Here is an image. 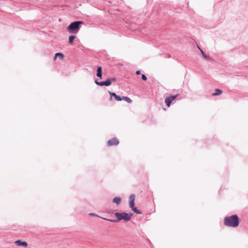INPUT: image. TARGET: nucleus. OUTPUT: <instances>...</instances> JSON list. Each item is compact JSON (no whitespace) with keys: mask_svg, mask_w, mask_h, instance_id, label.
I'll use <instances>...</instances> for the list:
<instances>
[{"mask_svg":"<svg viewBox=\"0 0 248 248\" xmlns=\"http://www.w3.org/2000/svg\"><path fill=\"white\" fill-rule=\"evenodd\" d=\"M135 198V196L134 194H132L129 196V206L134 212L137 214H141V212L139 211L134 207Z\"/></svg>","mask_w":248,"mask_h":248,"instance_id":"obj_5","label":"nucleus"},{"mask_svg":"<svg viewBox=\"0 0 248 248\" xmlns=\"http://www.w3.org/2000/svg\"><path fill=\"white\" fill-rule=\"evenodd\" d=\"M132 213H115V217L117 218L116 220H113V219H106L108 220H109L111 222H118L119 221L121 220H124L125 221H127L129 220L131 218V216H132Z\"/></svg>","mask_w":248,"mask_h":248,"instance_id":"obj_2","label":"nucleus"},{"mask_svg":"<svg viewBox=\"0 0 248 248\" xmlns=\"http://www.w3.org/2000/svg\"><path fill=\"white\" fill-rule=\"evenodd\" d=\"M76 37L73 35L70 36L69 37V44H72L73 42V40L75 39Z\"/></svg>","mask_w":248,"mask_h":248,"instance_id":"obj_14","label":"nucleus"},{"mask_svg":"<svg viewBox=\"0 0 248 248\" xmlns=\"http://www.w3.org/2000/svg\"><path fill=\"white\" fill-rule=\"evenodd\" d=\"M15 243L17 245V246H23L24 247H27L28 246V244L27 243H26V242H22L20 240H17L15 242Z\"/></svg>","mask_w":248,"mask_h":248,"instance_id":"obj_9","label":"nucleus"},{"mask_svg":"<svg viewBox=\"0 0 248 248\" xmlns=\"http://www.w3.org/2000/svg\"><path fill=\"white\" fill-rule=\"evenodd\" d=\"M178 95H172L170 97H168L166 98L165 100V102L166 105L169 107L171 103V102L175 99Z\"/></svg>","mask_w":248,"mask_h":248,"instance_id":"obj_6","label":"nucleus"},{"mask_svg":"<svg viewBox=\"0 0 248 248\" xmlns=\"http://www.w3.org/2000/svg\"><path fill=\"white\" fill-rule=\"evenodd\" d=\"M199 48L200 49V51L201 52V53L202 54L203 57L205 58V59H208V57L204 53L203 51L199 47Z\"/></svg>","mask_w":248,"mask_h":248,"instance_id":"obj_15","label":"nucleus"},{"mask_svg":"<svg viewBox=\"0 0 248 248\" xmlns=\"http://www.w3.org/2000/svg\"><path fill=\"white\" fill-rule=\"evenodd\" d=\"M97 73L96 76L100 78V79H101L102 78V67L101 66L98 67L97 68Z\"/></svg>","mask_w":248,"mask_h":248,"instance_id":"obj_11","label":"nucleus"},{"mask_svg":"<svg viewBox=\"0 0 248 248\" xmlns=\"http://www.w3.org/2000/svg\"><path fill=\"white\" fill-rule=\"evenodd\" d=\"M121 202V199L120 197H115L113 200V202L117 204H119Z\"/></svg>","mask_w":248,"mask_h":248,"instance_id":"obj_12","label":"nucleus"},{"mask_svg":"<svg viewBox=\"0 0 248 248\" xmlns=\"http://www.w3.org/2000/svg\"><path fill=\"white\" fill-rule=\"evenodd\" d=\"M141 78L142 79V80H147V77H146V76L144 74H142V76H141Z\"/></svg>","mask_w":248,"mask_h":248,"instance_id":"obj_16","label":"nucleus"},{"mask_svg":"<svg viewBox=\"0 0 248 248\" xmlns=\"http://www.w3.org/2000/svg\"><path fill=\"white\" fill-rule=\"evenodd\" d=\"M95 83L100 86H108L110 85L111 84V80L110 79L108 78L107 79L106 81H101V82H98L97 81H95Z\"/></svg>","mask_w":248,"mask_h":248,"instance_id":"obj_7","label":"nucleus"},{"mask_svg":"<svg viewBox=\"0 0 248 248\" xmlns=\"http://www.w3.org/2000/svg\"><path fill=\"white\" fill-rule=\"evenodd\" d=\"M83 24L82 21H78L71 23L67 28L70 33H77L79 31L80 24Z\"/></svg>","mask_w":248,"mask_h":248,"instance_id":"obj_3","label":"nucleus"},{"mask_svg":"<svg viewBox=\"0 0 248 248\" xmlns=\"http://www.w3.org/2000/svg\"><path fill=\"white\" fill-rule=\"evenodd\" d=\"M57 57H59L61 60H63L64 58V55L61 53H56L53 58L54 61H55Z\"/></svg>","mask_w":248,"mask_h":248,"instance_id":"obj_10","label":"nucleus"},{"mask_svg":"<svg viewBox=\"0 0 248 248\" xmlns=\"http://www.w3.org/2000/svg\"><path fill=\"white\" fill-rule=\"evenodd\" d=\"M224 224L229 227H236L239 225V219L237 215L226 217L224 219Z\"/></svg>","mask_w":248,"mask_h":248,"instance_id":"obj_1","label":"nucleus"},{"mask_svg":"<svg viewBox=\"0 0 248 248\" xmlns=\"http://www.w3.org/2000/svg\"><path fill=\"white\" fill-rule=\"evenodd\" d=\"M119 142L116 138H113L108 141V146H111L113 145H117Z\"/></svg>","mask_w":248,"mask_h":248,"instance_id":"obj_8","label":"nucleus"},{"mask_svg":"<svg viewBox=\"0 0 248 248\" xmlns=\"http://www.w3.org/2000/svg\"><path fill=\"white\" fill-rule=\"evenodd\" d=\"M108 93L110 95V100H111L112 99V96L114 97L115 100L117 101H120L122 100H124L127 102L128 103H131L132 102V100L128 97L127 96H123L122 97L117 95L115 93H111L109 91H108Z\"/></svg>","mask_w":248,"mask_h":248,"instance_id":"obj_4","label":"nucleus"},{"mask_svg":"<svg viewBox=\"0 0 248 248\" xmlns=\"http://www.w3.org/2000/svg\"><path fill=\"white\" fill-rule=\"evenodd\" d=\"M222 93V91L219 89H216L215 92L212 95L213 96L218 95H220Z\"/></svg>","mask_w":248,"mask_h":248,"instance_id":"obj_13","label":"nucleus"},{"mask_svg":"<svg viewBox=\"0 0 248 248\" xmlns=\"http://www.w3.org/2000/svg\"><path fill=\"white\" fill-rule=\"evenodd\" d=\"M94 214H90V215L93 216Z\"/></svg>","mask_w":248,"mask_h":248,"instance_id":"obj_19","label":"nucleus"},{"mask_svg":"<svg viewBox=\"0 0 248 248\" xmlns=\"http://www.w3.org/2000/svg\"><path fill=\"white\" fill-rule=\"evenodd\" d=\"M111 80V81H115V78H113L112 79H110Z\"/></svg>","mask_w":248,"mask_h":248,"instance_id":"obj_18","label":"nucleus"},{"mask_svg":"<svg viewBox=\"0 0 248 248\" xmlns=\"http://www.w3.org/2000/svg\"><path fill=\"white\" fill-rule=\"evenodd\" d=\"M136 74L137 75H140V71H139V70L137 71L136 72Z\"/></svg>","mask_w":248,"mask_h":248,"instance_id":"obj_17","label":"nucleus"}]
</instances>
